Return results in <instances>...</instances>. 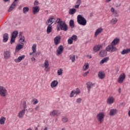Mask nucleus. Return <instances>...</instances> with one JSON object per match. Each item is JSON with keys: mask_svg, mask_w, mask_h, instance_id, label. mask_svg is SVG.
<instances>
[{"mask_svg": "<svg viewBox=\"0 0 130 130\" xmlns=\"http://www.w3.org/2000/svg\"><path fill=\"white\" fill-rule=\"evenodd\" d=\"M36 47H37V45L36 44H34L31 47L32 53H35V52H36Z\"/></svg>", "mask_w": 130, "mask_h": 130, "instance_id": "obj_39", "label": "nucleus"}, {"mask_svg": "<svg viewBox=\"0 0 130 130\" xmlns=\"http://www.w3.org/2000/svg\"><path fill=\"white\" fill-rule=\"evenodd\" d=\"M32 14H34V15H36V14H38V13H39L40 8H39V6L34 7L32 8Z\"/></svg>", "mask_w": 130, "mask_h": 130, "instance_id": "obj_14", "label": "nucleus"}, {"mask_svg": "<svg viewBox=\"0 0 130 130\" xmlns=\"http://www.w3.org/2000/svg\"><path fill=\"white\" fill-rule=\"evenodd\" d=\"M119 41L120 40L119 38H115V39H114L113 40V41L112 42V43H111V44L114 45V46H115V45H116V44H118V43H119Z\"/></svg>", "mask_w": 130, "mask_h": 130, "instance_id": "obj_27", "label": "nucleus"}, {"mask_svg": "<svg viewBox=\"0 0 130 130\" xmlns=\"http://www.w3.org/2000/svg\"><path fill=\"white\" fill-rule=\"evenodd\" d=\"M103 31V28H102V27H100L98 28L95 30V32L94 34V37L95 38L97 37V36H98V35H99V34H100V33H101Z\"/></svg>", "mask_w": 130, "mask_h": 130, "instance_id": "obj_19", "label": "nucleus"}, {"mask_svg": "<svg viewBox=\"0 0 130 130\" xmlns=\"http://www.w3.org/2000/svg\"><path fill=\"white\" fill-rule=\"evenodd\" d=\"M19 41H20V43H21V44L23 43L25 41V38H20L19 39Z\"/></svg>", "mask_w": 130, "mask_h": 130, "instance_id": "obj_47", "label": "nucleus"}, {"mask_svg": "<svg viewBox=\"0 0 130 130\" xmlns=\"http://www.w3.org/2000/svg\"><path fill=\"white\" fill-rule=\"evenodd\" d=\"M11 55H12L11 51L6 50L4 52V57L5 59H9V58H11Z\"/></svg>", "mask_w": 130, "mask_h": 130, "instance_id": "obj_9", "label": "nucleus"}, {"mask_svg": "<svg viewBox=\"0 0 130 130\" xmlns=\"http://www.w3.org/2000/svg\"><path fill=\"white\" fill-rule=\"evenodd\" d=\"M70 38L72 40V41H77L78 40V36L76 35H73Z\"/></svg>", "mask_w": 130, "mask_h": 130, "instance_id": "obj_40", "label": "nucleus"}, {"mask_svg": "<svg viewBox=\"0 0 130 130\" xmlns=\"http://www.w3.org/2000/svg\"><path fill=\"white\" fill-rule=\"evenodd\" d=\"M108 60H109V58L105 57L101 60L100 64H103V63H105V62H107Z\"/></svg>", "mask_w": 130, "mask_h": 130, "instance_id": "obj_31", "label": "nucleus"}, {"mask_svg": "<svg viewBox=\"0 0 130 130\" xmlns=\"http://www.w3.org/2000/svg\"><path fill=\"white\" fill-rule=\"evenodd\" d=\"M29 11V8L28 7H24L23 8V12L24 14H27V12Z\"/></svg>", "mask_w": 130, "mask_h": 130, "instance_id": "obj_42", "label": "nucleus"}, {"mask_svg": "<svg viewBox=\"0 0 130 130\" xmlns=\"http://www.w3.org/2000/svg\"><path fill=\"white\" fill-rule=\"evenodd\" d=\"M24 47V45L21 44H18L16 45L15 48V52H19V51L21 50Z\"/></svg>", "mask_w": 130, "mask_h": 130, "instance_id": "obj_21", "label": "nucleus"}, {"mask_svg": "<svg viewBox=\"0 0 130 130\" xmlns=\"http://www.w3.org/2000/svg\"><path fill=\"white\" fill-rule=\"evenodd\" d=\"M81 101H82V99L81 98L77 99L76 102L77 103H80Z\"/></svg>", "mask_w": 130, "mask_h": 130, "instance_id": "obj_48", "label": "nucleus"}, {"mask_svg": "<svg viewBox=\"0 0 130 130\" xmlns=\"http://www.w3.org/2000/svg\"><path fill=\"white\" fill-rule=\"evenodd\" d=\"M69 25L71 27V28H73L74 27H75V22L73 20H70L69 22Z\"/></svg>", "mask_w": 130, "mask_h": 130, "instance_id": "obj_38", "label": "nucleus"}, {"mask_svg": "<svg viewBox=\"0 0 130 130\" xmlns=\"http://www.w3.org/2000/svg\"><path fill=\"white\" fill-rule=\"evenodd\" d=\"M13 2L18 3V0H14Z\"/></svg>", "mask_w": 130, "mask_h": 130, "instance_id": "obj_62", "label": "nucleus"}, {"mask_svg": "<svg viewBox=\"0 0 130 130\" xmlns=\"http://www.w3.org/2000/svg\"><path fill=\"white\" fill-rule=\"evenodd\" d=\"M130 52V48L124 49L121 52V54L122 55H124V54H127V53H129Z\"/></svg>", "mask_w": 130, "mask_h": 130, "instance_id": "obj_26", "label": "nucleus"}, {"mask_svg": "<svg viewBox=\"0 0 130 130\" xmlns=\"http://www.w3.org/2000/svg\"><path fill=\"white\" fill-rule=\"evenodd\" d=\"M106 3H109V2H111V0H106Z\"/></svg>", "mask_w": 130, "mask_h": 130, "instance_id": "obj_61", "label": "nucleus"}, {"mask_svg": "<svg viewBox=\"0 0 130 130\" xmlns=\"http://www.w3.org/2000/svg\"><path fill=\"white\" fill-rule=\"evenodd\" d=\"M55 22V18H51L47 20L46 21L47 25H52L54 22Z\"/></svg>", "mask_w": 130, "mask_h": 130, "instance_id": "obj_15", "label": "nucleus"}, {"mask_svg": "<svg viewBox=\"0 0 130 130\" xmlns=\"http://www.w3.org/2000/svg\"><path fill=\"white\" fill-rule=\"evenodd\" d=\"M25 115V109L22 110L18 113V117L19 118H23Z\"/></svg>", "mask_w": 130, "mask_h": 130, "instance_id": "obj_25", "label": "nucleus"}, {"mask_svg": "<svg viewBox=\"0 0 130 130\" xmlns=\"http://www.w3.org/2000/svg\"><path fill=\"white\" fill-rule=\"evenodd\" d=\"M106 50L107 51H109V52H113L114 51H116V50H117V48L115 47V46H114L112 45V44H111L110 45H108L106 48Z\"/></svg>", "mask_w": 130, "mask_h": 130, "instance_id": "obj_5", "label": "nucleus"}, {"mask_svg": "<svg viewBox=\"0 0 130 130\" xmlns=\"http://www.w3.org/2000/svg\"><path fill=\"white\" fill-rule=\"evenodd\" d=\"M62 122L66 123L69 121V118L68 117V116H65L62 118Z\"/></svg>", "mask_w": 130, "mask_h": 130, "instance_id": "obj_37", "label": "nucleus"}, {"mask_svg": "<svg viewBox=\"0 0 130 130\" xmlns=\"http://www.w3.org/2000/svg\"><path fill=\"white\" fill-rule=\"evenodd\" d=\"M17 4H18V3H15L13 2V3L12 4L11 6L10 7L8 12H12V11H13V10L15 9V8L16 7V6H17Z\"/></svg>", "mask_w": 130, "mask_h": 130, "instance_id": "obj_22", "label": "nucleus"}, {"mask_svg": "<svg viewBox=\"0 0 130 130\" xmlns=\"http://www.w3.org/2000/svg\"><path fill=\"white\" fill-rule=\"evenodd\" d=\"M79 7H80V5H79L78 4L76 5L75 6V9H79Z\"/></svg>", "mask_w": 130, "mask_h": 130, "instance_id": "obj_54", "label": "nucleus"}, {"mask_svg": "<svg viewBox=\"0 0 130 130\" xmlns=\"http://www.w3.org/2000/svg\"><path fill=\"white\" fill-rule=\"evenodd\" d=\"M89 69V63H85L84 65L82 67V70L83 71H87Z\"/></svg>", "mask_w": 130, "mask_h": 130, "instance_id": "obj_33", "label": "nucleus"}, {"mask_svg": "<svg viewBox=\"0 0 130 130\" xmlns=\"http://www.w3.org/2000/svg\"><path fill=\"white\" fill-rule=\"evenodd\" d=\"M115 11V9H114V8L112 7L111 9V12L112 13H113V12H114Z\"/></svg>", "mask_w": 130, "mask_h": 130, "instance_id": "obj_52", "label": "nucleus"}, {"mask_svg": "<svg viewBox=\"0 0 130 130\" xmlns=\"http://www.w3.org/2000/svg\"><path fill=\"white\" fill-rule=\"evenodd\" d=\"M34 5H38V2L35 1V2H34Z\"/></svg>", "mask_w": 130, "mask_h": 130, "instance_id": "obj_58", "label": "nucleus"}, {"mask_svg": "<svg viewBox=\"0 0 130 130\" xmlns=\"http://www.w3.org/2000/svg\"><path fill=\"white\" fill-rule=\"evenodd\" d=\"M6 121V117H1L0 118V124H5V122Z\"/></svg>", "mask_w": 130, "mask_h": 130, "instance_id": "obj_36", "label": "nucleus"}, {"mask_svg": "<svg viewBox=\"0 0 130 130\" xmlns=\"http://www.w3.org/2000/svg\"><path fill=\"white\" fill-rule=\"evenodd\" d=\"M62 72L63 70L62 69L58 70L57 72L58 76H62Z\"/></svg>", "mask_w": 130, "mask_h": 130, "instance_id": "obj_41", "label": "nucleus"}, {"mask_svg": "<svg viewBox=\"0 0 130 130\" xmlns=\"http://www.w3.org/2000/svg\"><path fill=\"white\" fill-rule=\"evenodd\" d=\"M57 85H58V82L57 80H53L50 84V86L52 88H55L57 87Z\"/></svg>", "mask_w": 130, "mask_h": 130, "instance_id": "obj_23", "label": "nucleus"}, {"mask_svg": "<svg viewBox=\"0 0 130 130\" xmlns=\"http://www.w3.org/2000/svg\"><path fill=\"white\" fill-rule=\"evenodd\" d=\"M25 58V55H22L18 57V58L15 59L14 61L16 63L20 62L21 60H23Z\"/></svg>", "mask_w": 130, "mask_h": 130, "instance_id": "obj_20", "label": "nucleus"}, {"mask_svg": "<svg viewBox=\"0 0 130 130\" xmlns=\"http://www.w3.org/2000/svg\"><path fill=\"white\" fill-rule=\"evenodd\" d=\"M124 80H125V74L122 73L119 76L117 81L119 84H122V83H123Z\"/></svg>", "mask_w": 130, "mask_h": 130, "instance_id": "obj_8", "label": "nucleus"}, {"mask_svg": "<svg viewBox=\"0 0 130 130\" xmlns=\"http://www.w3.org/2000/svg\"><path fill=\"white\" fill-rule=\"evenodd\" d=\"M70 60H72V62H75L76 60V56L74 54H71L69 56Z\"/></svg>", "mask_w": 130, "mask_h": 130, "instance_id": "obj_32", "label": "nucleus"}, {"mask_svg": "<svg viewBox=\"0 0 130 130\" xmlns=\"http://www.w3.org/2000/svg\"><path fill=\"white\" fill-rule=\"evenodd\" d=\"M26 108V105H24V106H23V109H24V111L25 110Z\"/></svg>", "mask_w": 130, "mask_h": 130, "instance_id": "obj_59", "label": "nucleus"}, {"mask_svg": "<svg viewBox=\"0 0 130 130\" xmlns=\"http://www.w3.org/2000/svg\"><path fill=\"white\" fill-rule=\"evenodd\" d=\"M44 66L45 67V72H48L50 70L49 67V61L47 59L45 60L44 62Z\"/></svg>", "mask_w": 130, "mask_h": 130, "instance_id": "obj_10", "label": "nucleus"}, {"mask_svg": "<svg viewBox=\"0 0 130 130\" xmlns=\"http://www.w3.org/2000/svg\"><path fill=\"white\" fill-rule=\"evenodd\" d=\"M89 74V71H87L86 72L84 73L83 74V76L84 77H86V76H87V75Z\"/></svg>", "mask_w": 130, "mask_h": 130, "instance_id": "obj_50", "label": "nucleus"}, {"mask_svg": "<svg viewBox=\"0 0 130 130\" xmlns=\"http://www.w3.org/2000/svg\"><path fill=\"white\" fill-rule=\"evenodd\" d=\"M104 117H105V115L104 112H100L96 115V119H98V121L100 123H102L103 120L104 119Z\"/></svg>", "mask_w": 130, "mask_h": 130, "instance_id": "obj_4", "label": "nucleus"}, {"mask_svg": "<svg viewBox=\"0 0 130 130\" xmlns=\"http://www.w3.org/2000/svg\"><path fill=\"white\" fill-rule=\"evenodd\" d=\"M44 130H47V127H45L44 129Z\"/></svg>", "mask_w": 130, "mask_h": 130, "instance_id": "obj_64", "label": "nucleus"}, {"mask_svg": "<svg viewBox=\"0 0 130 130\" xmlns=\"http://www.w3.org/2000/svg\"><path fill=\"white\" fill-rule=\"evenodd\" d=\"M77 23L82 26H86L87 25V20L81 15H79L77 16Z\"/></svg>", "mask_w": 130, "mask_h": 130, "instance_id": "obj_2", "label": "nucleus"}, {"mask_svg": "<svg viewBox=\"0 0 130 130\" xmlns=\"http://www.w3.org/2000/svg\"><path fill=\"white\" fill-rule=\"evenodd\" d=\"M74 91V93L75 95H79V93H81V90H80V89L77 88L76 90H73Z\"/></svg>", "mask_w": 130, "mask_h": 130, "instance_id": "obj_43", "label": "nucleus"}, {"mask_svg": "<svg viewBox=\"0 0 130 130\" xmlns=\"http://www.w3.org/2000/svg\"><path fill=\"white\" fill-rule=\"evenodd\" d=\"M74 96H75V91L72 90L70 93V97L72 98L74 97Z\"/></svg>", "mask_w": 130, "mask_h": 130, "instance_id": "obj_46", "label": "nucleus"}, {"mask_svg": "<svg viewBox=\"0 0 130 130\" xmlns=\"http://www.w3.org/2000/svg\"><path fill=\"white\" fill-rule=\"evenodd\" d=\"M68 44H73V40L71 38H69L68 40Z\"/></svg>", "mask_w": 130, "mask_h": 130, "instance_id": "obj_45", "label": "nucleus"}, {"mask_svg": "<svg viewBox=\"0 0 130 130\" xmlns=\"http://www.w3.org/2000/svg\"><path fill=\"white\" fill-rule=\"evenodd\" d=\"M18 31L15 30L14 31L12 35H11V44H13L14 42H15V40H16V38H17V37L18 36Z\"/></svg>", "mask_w": 130, "mask_h": 130, "instance_id": "obj_6", "label": "nucleus"}, {"mask_svg": "<svg viewBox=\"0 0 130 130\" xmlns=\"http://www.w3.org/2000/svg\"><path fill=\"white\" fill-rule=\"evenodd\" d=\"M113 14L114 15H115V16H116V15H117V11L115 10V11L113 12Z\"/></svg>", "mask_w": 130, "mask_h": 130, "instance_id": "obj_51", "label": "nucleus"}, {"mask_svg": "<svg viewBox=\"0 0 130 130\" xmlns=\"http://www.w3.org/2000/svg\"><path fill=\"white\" fill-rule=\"evenodd\" d=\"M34 53L33 52H30L29 53V55H32V54H33Z\"/></svg>", "mask_w": 130, "mask_h": 130, "instance_id": "obj_63", "label": "nucleus"}, {"mask_svg": "<svg viewBox=\"0 0 130 130\" xmlns=\"http://www.w3.org/2000/svg\"><path fill=\"white\" fill-rule=\"evenodd\" d=\"M102 48H103V45H96L93 47V50L94 52H98V51H99V50L102 49Z\"/></svg>", "mask_w": 130, "mask_h": 130, "instance_id": "obj_11", "label": "nucleus"}, {"mask_svg": "<svg viewBox=\"0 0 130 130\" xmlns=\"http://www.w3.org/2000/svg\"><path fill=\"white\" fill-rule=\"evenodd\" d=\"M32 102H33L34 105H36V104H37V103H38V100L33 99L32 100Z\"/></svg>", "mask_w": 130, "mask_h": 130, "instance_id": "obj_44", "label": "nucleus"}, {"mask_svg": "<svg viewBox=\"0 0 130 130\" xmlns=\"http://www.w3.org/2000/svg\"><path fill=\"white\" fill-rule=\"evenodd\" d=\"M56 22L59 26V27L58 25H57V30L58 31V30H59V28L60 29V30H62L63 31H68V25L67 24V23H66L64 21H62L60 18H57L56 20Z\"/></svg>", "mask_w": 130, "mask_h": 130, "instance_id": "obj_1", "label": "nucleus"}, {"mask_svg": "<svg viewBox=\"0 0 130 130\" xmlns=\"http://www.w3.org/2000/svg\"><path fill=\"white\" fill-rule=\"evenodd\" d=\"M118 91H119V94H120V93H121V88H119V89H118Z\"/></svg>", "mask_w": 130, "mask_h": 130, "instance_id": "obj_56", "label": "nucleus"}, {"mask_svg": "<svg viewBox=\"0 0 130 130\" xmlns=\"http://www.w3.org/2000/svg\"><path fill=\"white\" fill-rule=\"evenodd\" d=\"M36 60V59L35 58H34V57H32V58H31V61H34V62H35V61Z\"/></svg>", "mask_w": 130, "mask_h": 130, "instance_id": "obj_55", "label": "nucleus"}, {"mask_svg": "<svg viewBox=\"0 0 130 130\" xmlns=\"http://www.w3.org/2000/svg\"><path fill=\"white\" fill-rule=\"evenodd\" d=\"M35 110H39V107L37 106L36 107V108H35Z\"/></svg>", "mask_w": 130, "mask_h": 130, "instance_id": "obj_57", "label": "nucleus"}, {"mask_svg": "<svg viewBox=\"0 0 130 130\" xmlns=\"http://www.w3.org/2000/svg\"><path fill=\"white\" fill-rule=\"evenodd\" d=\"M116 112H117V110L116 109H111L109 115L110 116H113V115H115V114H116Z\"/></svg>", "mask_w": 130, "mask_h": 130, "instance_id": "obj_24", "label": "nucleus"}, {"mask_svg": "<svg viewBox=\"0 0 130 130\" xmlns=\"http://www.w3.org/2000/svg\"><path fill=\"white\" fill-rule=\"evenodd\" d=\"M64 48L62 45H60L56 50V55H60L63 52Z\"/></svg>", "mask_w": 130, "mask_h": 130, "instance_id": "obj_7", "label": "nucleus"}, {"mask_svg": "<svg viewBox=\"0 0 130 130\" xmlns=\"http://www.w3.org/2000/svg\"><path fill=\"white\" fill-rule=\"evenodd\" d=\"M128 115L130 117V110L128 111Z\"/></svg>", "mask_w": 130, "mask_h": 130, "instance_id": "obj_60", "label": "nucleus"}, {"mask_svg": "<svg viewBox=\"0 0 130 130\" xmlns=\"http://www.w3.org/2000/svg\"><path fill=\"white\" fill-rule=\"evenodd\" d=\"M60 114V113L56 110H54L50 113V116H58Z\"/></svg>", "mask_w": 130, "mask_h": 130, "instance_id": "obj_12", "label": "nucleus"}, {"mask_svg": "<svg viewBox=\"0 0 130 130\" xmlns=\"http://www.w3.org/2000/svg\"><path fill=\"white\" fill-rule=\"evenodd\" d=\"M81 1H82V0H77L76 4L80 6V5H81Z\"/></svg>", "mask_w": 130, "mask_h": 130, "instance_id": "obj_49", "label": "nucleus"}, {"mask_svg": "<svg viewBox=\"0 0 130 130\" xmlns=\"http://www.w3.org/2000/svg\"><path fill=\"white\" fill-rule=\"evenodd\" d=\"M120 6H121V4H116V8H118V7H120Z\"/></svg>", "mask_w": 130, "mask_h": 130, "instance_id": "obj_53", "label": "nucleus"}, {"mask_svg": "<svg viewBox=\"0 0 130 130\" xmlns=\"http://www.w3.org/2000/svg\"><path fill=\"white\" fill-rule=\"evenodd\" d=\"M52 30V26L51 25V24L48 25L47 28V34H50L51 32V31Z\"/></svg>", "mask_w": 130, "mask_h": 130, "instance_id": "obj_30", "label": "nucleus"}, {"mask_svg": "<svg viewBox=\"0 0 130 130\" xmlns=\"http://www.w3.org/2000/svg\"><path fill=\"white\" fill-rule=\"evenodd\" d=\"M9 40V34L5 33L3 35V42H8Z\"/></svg>", "mask_w": 130, "mask_h": 130, "instance_id": "obj_28", "label": "nucleus"}, {"mask_svg": "<svg viewBox=\"0 0 130 130\" xmlns=\"http://www.w3.org/2000/svg\"><path fill=\"white\" fill-rule=\"evenodd\" d=\"M117 21L118 20L116 18H114L111 20L110 23L112 25H115L117 23Z\"/></svg>", "mask_w": 130, "mask_h": 130, "instance_id": "obj_35", "label": "nucleus"}, {"mask_svg": "<svg viewBox=\"0 0 130 130\" xmlns=\"http://www.w3.org/2000/svg\"><path fill=\"white\" fill-rule=\"evenodd\" d=\"M8 90L4 86H0V96L1 97H7Z\"/></svg>", "mask_w": 130, "mask_h": 130, "instance_id": "obj_3", "label": "nucleus"}, {"mask_svg": "<svg viewBox=\"0 0 130 130\" xmlns=\"http://www.w3.org/2000/svg\"><path fill=\"white\" fill-rule=\"evenodd\" d=\"M98 76L99 79H101V80H103V79L105 78V73L104 72L100 71L98 73Z\"/></svg>", "mask_w": 130, "mask_h": 130, "instance_id": "obj_16", "label": "nucleus"}, {"mask_svg": "<svg viewBox=\"0 0 130 130\" xmlns=\"http://www.w3.org/2000/svg\"><path fill=\"white\" fill-rule=\"evenodd\" d=\"M100 56H101V57H104V56H106V54H107V52L105 50H102L99 53Z\"/></svg>", "mask_w": 130, "mask_h": 130, "instance_id": "obj_29", "label": "nucleus"}, {"mask_svg": "<svg viewBox=\"0 0 130 130\" xmlns=\"http://www.w3.org/2000/svg\"><path fill=\"white\" fill-rule=\"evenodd\" d=\"M77 11V10H76V9L74 8H72V9H70L69 10V15H74L76 12Z\"/></svg>", "mask_w": 130, "mask_h": 130, "instance_id": "obj_34", "label": "nucleus"}, {"mask_svg": "<svg viewBox=\"0 0 130 130\" xmlns=\"http://www.w3.org/2000/svg\"><path fill=\"white\" fill-rule=\"evenodd\" d=\"M87 90L88 93H90V91H91V88H93V86H94V84L92 83V82H88L86 83Z\"/></svg>", "mask_w": 130, "mask_h": 130, "instance_id": "obj_17", "label": "nucleus"}, {"mask_svg": "<svg viewBox=\"0 0 130 130\" xmlns=\"http://www.w3.org/2000/svg\"><path fill=\"white\" fill-rule=\"evenodd\" d=\"M60 39H61L60 36H56L54 38V43L55 45H58V44L60 43Z\"/></svg>", "mask_w": 130, "mask_h": 130, "instance_id": "obj_13", "label": "nucleus"}, {"mask_svg": "<svg viewBox=\"0 0 130 130\" xmlns=\"http://www.w3.org/2000/svg\"><path fill=\"white\" fill-rule=\"evenodd\" d=\"M114 100H115L113 96H109L107 100V102L108 104H113V103H114Z\"/></svg>", "mask_w": 130, "mask_h": 130, "instance_id": "obj_18", "label": "nucleus"}]
</instances>
